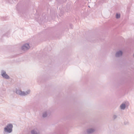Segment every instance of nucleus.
Returning a JSON list of instances; mask_svg holds the SVG:
<instances>
[{"label":"nucleus","instance_id":"2","mask_svg":"<svg viewBox=\"0 0 134 134\" xmlns=\"http://www.w3.org/2000/svg\"><path fill=\"white\" fill-rule=\"evenodd\" d=\"M2 76L4 78L7 79H9L10 78L9 76L6 74V72L4 70H2L1 72Z\"/></svg>","mask_w":134,"mask_h":134},{"label":"nucleus","instance_id":"10","mask_svg":"<svg viewBox=\"0 0 134 134\" xmlns=\"http://www.w3.org/2000/svg\"><path fill=\"white\" fill-rule=\"evenodd\" d=\"M47 116V111H45L44 112L43 114L42 115V116L43 118H45Z\"/></svg>","mask_w":134,"mask_h":134},{"label":"nucleus","instance_id":"4","mask_svg":"<svg viewBox=\"0 0 134 134\" xmlns=\"http://www.w3.org/2000/svg\"><path fill=\"white\" fill-rule=\"evenodd\" d=\"M122 54V52L121 51H119L116 52L115 54V56L118 57L121 56Z\"/></svg>","mask_w":134,"mask_h":134},{"label":"nucleus","instance_id":"12","mask_svg":"<svg viewBox=\"0 0 134 134\" xmlns=\"http://www.w3.org/2000/svg\"><path fill=\"white\" fill-rule=\"evenodd\" d=\"M124 124L125 125H128L129 124V122L127 121H125L124 122Z\"/></svg>","mask_w":134,"mask_h":134},{"label":"nucleus","instance_id":"11","mask_svg":"<svg viewBox=\"0 0 134 134\" xmlns=\"http://www.w3.org/2000/svg\"><path fill=\"white\" fill-rule=\"evenodd\" d=\"M116 17L117 19H119L120 17V14L116 13Z\"/></svg>","mask_w":134,"mask_h":134},{"label":"nucleus","instance_id":"5","mask_svg":"<svg viewBox=\"0 0 134 134\" xmlns=\"http://www.w3.org/2000/svg\"><path fill=\"white\" fill-rule=\"evenodd\" d=\"M95 130L93 129L90 128L88 129L87 130V132L88 134H90L94 132Z\"/></svg>","mask_w":134,"mask_h":134},{"label":"nucleus","instance_id":"14","mask_svg":"<svg viewBox=\"0 0 134 134\" xmlns=\"http://www.w3.org/2000/svg\"><path fill=\"white\" fill-rule=\"evenodd\" d=\"M12 2H16L18 1V0H12Z\"/></svg>","mask_w":134,"mask_h":134},{"label":"nucleus","instance_id":"9","mask_svg":"<svg viewBox=\"0 0 134 134\" xmlns=\"http://www.w3.org/2000/svg\"><path fill=\"white\" fill-rule=\"evenodd\" d=\"M120 107L121 109L124 110L126 108V105L124 103L122 104L120 106Z\"/></svg>","mask_w":134,"mask_h":134},{"label":"nucleus","instance_id":"6","mask_svg":"<svg viewBox=\"0 0 134 134\" xmlns=\"http://www.w3.org/2000/svg\"><path fill=\"white\" fill-rule=\"evenodd\" d=\"M30 92V90H28L26 91L25 92L23 91L22 92V96H25L27 94H29Z\"/></svg>","mask_w":134,"mask_h":134},{"label":"nucleus","instance_id":"7","mask_svg":"<svg viewBox=\"0 0 134 134\" xmlns=\"http://www.w3.org/2000/svg\"><path fill=\"white\" fill-rule=\"evenodd\" d=\"M22 92H23V91H22L19 90H16V93L17 94L22 96V94L23 93Z\"/></svg>","mask_w":134,"mask_h":134},{"label":"nucleus","instance_id":"16","mask_svg":"<svg viewBox=\"0 0 134 134\" xmlns=\"http://www.w3.org/2000/svg\"><path fill=\"white\" fill-rule=\"evenodd\" d=\"M133 57L134 58V54H133Z\"/></svg>","mask_w":134,"mask_h":134},{"label":"nucleus","instance_id":"15","mask_svg":"<svg viewBox=\"0 0 134 134\" xmlns=\"http://www.w3.org/2000/svg\"><path fill=\"white\" fill-rule=\"evenodd\" d=\"M70 26L71 28L72 29L73 28V25L72 24H70Z\"/></svg>","mask_w":134,"mask_h":134},{"label":"nucleus","instance_id":"8","mask_svg":"<svg viewBox=\"0 0 134 134\" xmlns=\"http://www.w3.org/2000/svg\"><path fill=\"white\" fill-rule=\"evenodd\" d=\"M31 134H40L39 132H37L35 130H33L31 131Z\"/></svg>","mask_w":134,"mask_h":134},{"label":"nucleus","instance_id":"17","mask_svg":"<svg viewBox=\"0 0 134 134\" xmlns=\"http://www.w3.org/2000/svg\"><path fill=\"white\" fill-rule=\"evenodd\" d=\"M10 3H12V2H10Z\"/></svg>","mask_w":134,"mask_h":134},{"label":"nucleus","instance_id":"3","mask_svg":"<svg viewBox=\"0 0 134 134\" xmlns=\"http://www.w3.org/2000/svg\"><path fill=\"white\" fill-rule=\"evenodd\" d=\"M30 48L29 44L28 43H25L21 47L22 50L24 51L27 50Z\"/></svg>","mask_w":134,"mask_h":134},{"label":"nucleus","instance_id":"13","mask_svg":"<svg viewBox=\"0 0 134 134\" xmlns=\"http://www.w3.org/2000/svg\"><path fill=\"white\" fill-rule=\"evenodd\" d=\"M117 116L116 115H114L113 116V119L114 120L115 119H116L117 118Z\"/></svg>","mask_w":134,"mask_h":134},{"label":"nucleus","instance_id":"1","mask_svg":"<svg viewBox=\"0 0 134 134\" xmlns=\"http://www.w3.org/2000/svg\"><path fill=\"white\" fill-rule=\"evenodd\" d=\"M13 126L12 124H8L6 127L4 128L3 133L4 134L5 133H10L12 132L13 131Z\"/></svg>","mask_w":134,"mask_h":134}]
</instances>
